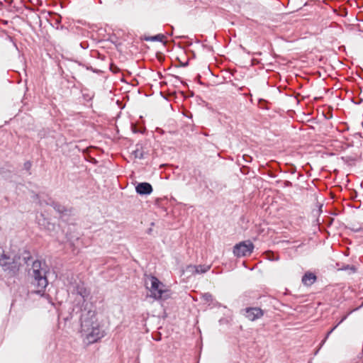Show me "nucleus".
Masks as SVG:
<instances>
[{
	"label": "nucleus",
	"instance_id": "20e7f679",
	"mask_svg": "<svg viewBox=\"0 0 363 363\" xmlns=\"http://www.w3.org/2000/svg\"><path fill=\"white\" fill-rule=\"evenodd\" d=\"M254 245L250 241L241 242L237 244L233 249V253L238 257H245L251 255Z\"/></svg>",
	"mask_w": 363,
	"mask_h": 363
},
{
	"label": "nucleus",
	"instance_id": "9d476101",
	"mask_svg": "<svg viewBox=\"0 0 363 363\" xmlns=\"http://www.w3.org/2000/svg\"><path fill=\"white\" fill-rule=\"evenodd\" d=\"M346 318H347V316H346V315H345V316H344V317L341 319V320H340V322H339L336 325H335V326H334V327H333V328H332V329H331V330H330L327 333L326 337H325V338L322 341V344H321V345H323V344H324V343H325V342L326 339L329 337V335H330L333 332V330H335V328H337V326H338L341 323H342V322H343Z\"/></svg>",
	"mask_w": 363,
	"mask_h": 363
},
{
	"label": "nucleus",
	"instance_id": "f257e3e1",
	"mask_svg": "<svg viewBox=\"0 0 363 363\" xmlns=\"http://www.w3.org/2000/svg\"><path fill=\"white\" fill-rule=\"evenodd\" d=\"M145 286L150 292V296L155 300H167L171 298V290L156 277H148L145 281Z\"/></svg>",
	"mask_w": 363,
	"mask_h": 363
},
{
	"label": "nucleus",
	"instance_id": "9b49d317",
	"mask_svg": "<svg viewBox=\"0 0 363 363\" xmlns=\"http://www.w3.org/2000/svg\"><path fill=\"white\" fill-rule=\"evenodd\" d=\"M359 196H360L361 197L363 198V189H362V187L360 188V191H355V198H357Z\"/></svg>",
	"mask_w": 363,
	"mask_h": 363
},
{
	"label": "nucleus",
	"instance_id": "0eeeda50",
	"mask_svg": "<svg viewBox=\"0 0 363 363\" xmlns=\"http://www.w3.org/2000/svg\"><path fill=\"white\" fill-rule=\"evenodd\" d=\"M317 279L315 274L311 272H307L302 277V283L306 286H311Z\"/></svg>",
	"mask_w": 363,
	"mask_h": 363
},
{
	"label": "nucleus",
	"instance_id": "39448f33",
	"mask_svg": "<svg viewBox=\"0 0 363 363\" xmlns=\"http://www.w3.org/2000/svg\"><path fill=\"white\" fill-rule=\"evenodd\" d=\"M264 315L263 311L259 308H247L245 309V317L250 321H255L262 318Z\"/></svg>",
	"mask_w": 363,
	"mask_h": 363
},
{
	"label": "nucleus",
	"instance_id": "6e6552de",
	"mask_svg": "<svg viewBox=\"0 0 363 363\" xmlns=\"http://www.w3.org/2000/svg\"><path fill=\"white\" fill-rule=\"evenodd\" d=\"M189 269H194L195 274H202L210 269L209 265L189 266Z\"/></svg>",
	"mask_w": 363,
	"mask_h": 363
},
{
	"label": "nucleus",
	"instance_id": "f8f14e48",
	"mask_svg": "<svg viewBox=\"0 0 363 363\" xmlns=\"http://www.w3.org/2000/svg\"><path fill=\"white\" fill-rule=\"evenodd\" d=\"M24 166H25V168L27 169V170H29L31 167V162H26L25 164H24Z\"/></svg>",
	"mask_w": 363,
	"mask_h": 363
},
{
	"label": "nucleus",
	"instance_id": "7ed1b4c3",
	"mask_svg": "<svg viewBox=\"0 0 363 363\" xmlns=\"http://www.w3.org/2000/svg\"><path fill=\"white\" fill-rule=\"evenodd\" d=\"M82 328L90 342H96L104 336V332L101 330L95 317H91L89 320H82Z\"/></svg>",
	"mask_w": 363,
	"mask_h": 363
},
{
	"label": "nucleus",
	"instance_id": "423d86ee",
	"mask_svg": "<svg viewBox=\"0 0 363 363\" xmlns=\"http://www.w3.org/2000/svg\"><path fill=\"white\" fill-rule=\"evenodd\" d=\"M136 192L139 194H150L152 192V187L150 184L142 182L135 187Z\"/></svg>",
	"mask_w": 363,
	"mask_h": 363
},
{
	"label": "nucleus",
	"instance_id": "f03ea898",
	"mask_svg": "<svg viewBox=\"0 0 363 363\" xmlns=\"http://www.w3.org/2000/svg\"><path fill=\"white\" fill-rule=\"evenodd\" d=\"M29 274L32 277L31 284L34 288L33 291L36 294L43 293L48 281L43 263L38 260L33 262Z\"/></svg>",
	"mask_w": 363,
	"mask_h": 363
},
{
	"label": "nucleus",
	"instance_id": "1a4fd4ad",
	"mask_svg": "<svg viewBox=\"0 0 363 363\" xmlns=\"http://www.w3.org/2000/svg\"><path fill=\"white\" fill-rule=\"evenodd\" d=\"M146 41H160L162 42L164 39V35L162 34H158L155 36L145 37Z\"/></svg>",
	"mask_w": 363,
	"mask_h": 363
},
{
	"label": "nucleus",
	"instance_id": "ddd939ff",
	"mask_svg": "<svg viewBox=\"0 0 363 363\" xmlns=\"http://www.w3.org/2000/svg\"><path fill=\"white\" fill-rule=\"evenodd\" d=\"M0 262H1V264L2 266H4V267L7 266V264H9V262H4V259H1V260H0Z\"/></svg>",
	"mask_w": 363,
	"mask_h": 363
}]
</instances>
